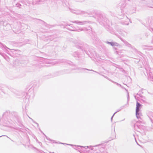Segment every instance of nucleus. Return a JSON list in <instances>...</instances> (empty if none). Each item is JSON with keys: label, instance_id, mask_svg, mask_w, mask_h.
Listing matches in <instances>:
<instances>
[{"label": "nucleus", "instance_id": "f257e3e1", "mask_svg": "<svg viewBox=\"0 0 153 153\" xmlns=\"http://www.w3.org/2000/svg\"><path fill=\"white\" fill-rule=\"evenodd\" d=\"M134 129L140 133L143 136L145 134L146 131L145 127L137 123L134 125Z\"/></svg>", "mask_w": 153, "mask_h": 153}, {"label": "nucleus", "instance_id": "f03ea898", "mask_svg": "<svg viewBox=\"0 0 153 153\" xmlns=\"http://www.w3.org/2000/svg\"><path fill=\"white\" fill-rule=\"evenodd\" d=\"M10 114V113L8 111L5 112L1 118L0 121L4 126H7L10 123L9 121L8 120V116Z\"/></svg>", "mask_w": 153, "mask_h": 153}, {"label": "nucleus", "instance_id": "7ed1b4c3", "mask_svg": "<svg viewBox=\"0 0 153 153\" xmlns=\"http://www.w3.org/2000/svg\"><path fill=\"white\" fill-rule=\"evenodd\" d=\"M141 107V104L137 101L136 108V115L137 118H140V116H142V113L140 110Z\"/></svg>", "mask_w": 153, "mask_h": 153}, {"label": "nucleus", "instance_id": "20e7f679", "mask_svg": "<svg viewBox=\"0 0 153 153\" xmlns=\"http://www.w3.org/2000/svg\"><path fill=\"white\" fill-rule=\"evenodd\" d=\"M65 25V27H67L68 26H69L70 27H67V28L68 30H71V31L80 32V31H82L84 30V29H83L82 28H79L78 29H76V28H74L71 26L70 25Z\"/></svg>", "mask_w": 153, "mask_h": 153}, {"label": "nucleus", "instance_id": "39448f33", "mask_svg": "<svg viewBox=\"0 0 153 153\" xmlns=\"http://www.w3.org/2000/svg\"><path fill=\"white\" fill-rule=\"evenodd\" d=\"M73 22L74 23L77 24L79 25H83L89 23L90 22L88 21H75Z\"/></svg>", "mask_w": 153, "mask_h": 153}, {"label": "nucleus", "instance_id": "423d86ee", "mask_svg": "<svg viewBox=\"0 0 153 153\" xmlns=\"http://www.w3.org/2000/svg\"><path fill=\"white\" fill-rule=\"evenodd\" d=\"M143 93V90H142L139 91V92L137 93V95L142 98L141 99V101L145 103L146 102V101L144 100L145 99L144 97L142 95Z\"/></svg>", "mask_w": 153, "mask_h": 153}, {"label": "nucleus", "instance_id": "0eeeda50", "mask_svg": "<svg viewBox=\"0 0 153 153\" xmlns=\"http://www.w3.org/2000/svg\"><path fill=\"white\" fill-rule=\"evenodd\" d=\"M125 21L124 20H122L121 21V23L123 25H128L130 21L129 19H128L126 16L125 17Z\"/></svg>", "mask_w": 153, "mask_h": 153}, {"label": "nucleus", "instance_id": "6e6552de", "mask_svg": "<svg viewBox=\"0 0 153 153\" xmlns=\"http://www.w3.org/2000/svg\"><path fill=\"white\" fill-rule=\"evenodd\" d=\"M70 10L72 13L78 15L82 14L83 13H85L84 11H82L80 10H74L71 9H70Z\"/></svg>", "mask_w": 153, "mask_h": 153}, {"label": "nucleus", "instance_id": "1a4fd4ad", "mask_svg": "<svg viewBox=\"0 0 153 153\" xmlns=\"http://www.w3.org/2000/svg\"><path fill=\"white\" fill-rule=\"evenodd\" d=\"M73 56L75 57H77L78 58L81 57L83 56V53H82H82H80L78 52H74L73 54Z\"/></svg>", "mask_w": 153, "mask_h": 153}, {"label": "nucleus", "instance_id": "9d476101", "mask_svg": "<svg viewBox=\"0 0 153 153\" xmlns=\"http://www.w3.org/2000/svg\"><path fill=\"white\" fill-rule=\"evenodd\" d=\"M147 115L152 123H153V112H149L147 114Z\"/></svg>", "mask_w": 153, "mask_h": 153}, {"label": "nucleus", "instance_id": "9b49d317", "mask_svg": "<svg viewBox=\"0 0 153 153\" xmlns=\"http://www.w3.org/2000/svg\"><path fill=\"white\" fill-rule=\"evenodd\" d=\"M105 42L106 43L109 44L112 46H118L119 44L116 42H110L108 41H106Z\"/></svg>", "mask_w": 153, "mask_h": 153}, {"label": "nucleus", "instance_id": "f8f14e48", "mask_svg": "<svg viewBox=\"0 0 153 153\" xmlns=\"http://www.w3.org/2000/svg\"><path fill=\"white\" fill-rule=\"evenodd\" d=\"M63 62H66L68 64L70 65H71L72 64V62H71L69 61H66L65 59H62L60 60L59 61V63H61Z\"/></svg>", "mask_w": 153, "mask_h": 153}, {"label": "nucleus", "instance_id": "ddd939ff", "mask_svg": "<svg viewBox=\"0 0 153 153\" xmlns=\"http://www.w3.org/2000/svg\"><path fill=\"white\" fill-rule=\"evenodd\" d=\"M121 40L125 44V45L129 47H131V45L129 44L125 40H124L122 38H120Z\"/></svg>", "mask_w": 153, "mask_h": 153}, {"label": "nucleus", "instance_id": "4468645a", "mask_svg": "<svg viewBox=\"0 0 153 153\" xmlns=\"http://www.w3.org/2000/svg\"><path fill=\"white\" fill-rule=\"evenodd\" d=\"M43 134L46 137V139H47V140H49V141H53V143H57V142H56L55 140H52L51 139H50V138H49L48 137H47L45 135V134L43 133ZM59 144H67V145H70V144H65V143H61V142H59Z\"/></svg>", "mask_w": 153, "mask_h": 153}, {"label": "nucleus", "instance_id": "2eb2a0df", "mask_svg": "<svg viewBox=\"0 0 153 153\" xmlns=\"http://www.w3.org/2000/svg\"><path fill=\"white\" fill-rule=\"evenodd\" d=\"M39 4H44L46 3L48 6V0H39Z\"/></svg>", "mask_w": 153, "mask_h": 153}, {"label": "nucleus", "instance_id": "dca6fc26", "mask_svg": "<svg viewBox=\"0 0 153 153\" xmlns=\"http://www.w3.org/2000/svg\"><path fill=\"white\" fill-rule=\"evenodd\" d=\"M74 69L75 70H76V69H77V70H88V71H93L95 73H98L96 71H94L92 70H89V69H86V68H74Z\"/></svg>", "mask_w": 153, "mask_h": 153}, {"label": "nucleus", "instance_id": "f3484780", "mask_svg": "<svg viewBox=\"0 0 153 153\" xmlns=\"http://www.w3.org/2000/svg\"><path fill=\"white\" fill-rule=\"evenodd\" d=\"M124 106H121L120 107V109L118 110L117 111H116L114 113V114H113V116H112V117H111V121H112V120L113 117L115 115V114H116L117 112H119V111H120L121 109H122L123 108H124Z\"/></svg>", "mask_w": 153, "mask_h": 153}, {"label": "nucleus", "instance_id": "a211bd4d", "mask_svg": "<svg viewBox=\"0 0 153 153\" xmlns=\"http://www.w3.org/2000/svg\"><path fill=\"white\" fill-rule=\"evenodd\" d=\"M7 88H4L2 86H0V90H1L2 92H3L4 94H6V92L5 91V90L7 89Z\"/></svg>", "mask_w": 153, "mask_h": 153}, {"label": "nucleus", "instance_id": "6ab92c4d", "mask_svg": "<svg viewBox=\"0 0 153 153\" xmlns=\"http://www.w3.org/2000/svg\"><path fill=\"white\" fill-rule=\"evenodd\" d=\"M74 146H75L76 147H78V149H80V148H80L81 149H82V148H85L86 149H87V148H88V147H89L88 146H76V145H74Z\"/></svg>", "mask_w": 153, "mask_h": 153}, {"label": "nucleus", "instance_id": "aec40b11", "mask_svg": "<svg viewBox=\"0 0 153 153\" xmlns=\"http://www.w3.org/2000/svg\"><path fill=\"white\" fill-rule=\"evenodd\" d=\"M8 89H9V90H10L11 91L13 92L15 94H16V92L17 91L15 89L11 87H9Z\"/></svg>", "mask_w": 153, "mask_h": 153}, {"label": "nucleus", "instance_id": "412c9836", "mask_svg": "<svg viewBox=\"0 0 153 153\" xmlns=\"http://www.w3.org/2000/svg\"><path fill=\"white\" fill-rule=\"evenodd\" d=\"M145 69L147 71H149V73H151V72L150 71L151 70V68L149 67H146L145 68Z\"/></svg>", "mask_w": 153, "mask_h": 153}, {"label": "nucleus", "instance_id": "4be33fe9", "mask_svg": "<svg viewBox=\"0 0 153 153\" xmlns=\"http://www.w3.org/2000/svg\"><path fill=\"white\" fill-rule=\"evenodd\" d=\"M39 0H35L34 1L33 0V4H39Z\"/></svg>", "mask_w": 153, "mask_h": 153}, {"label": "nucleus", "instance_id": "5701e85b", "mask_svg": "<svg viewBox=\"0 0 153 153\" xmlns=\"http://www.w3.org/2000/svg\"><path fill=\"white\" fill-rule=\"evenodd\" d=\"M2 49H4L6 50V49H9L5 45H2Z\"/></svg>", "mask_w": 153, "mask_h": 153}, {"label": "nucleus", "instance_id": "b1692460", "mask_svg": "<svg viewBox=\"0 0 153 153\" xmlns=\"http://www.w3.org/2000/svg\"><path fill=\"white\" fill-rule=\"evenodd\" d=\"M29 117V118L30 119H31V120H32V121H33L34 123H36V124H37V126H39V124H38L37 123H36V122H35L34 121V120H33V119H32L31 118H30V117Z\"/></svg>", "mask_w": 153, "mask_h": 153}, {"label": "nucleus", "instance_id": "393cba45", "mask_svg": "<svg viewBox=\"0 0 153 153\" xmlns=\"http://www.w3.org/2000/svg\"><path fill=\"white\" fill-rule=\"evenodd\" d=\"M112 82L113 83H115L117 85H119V86H120V87H121V85L120 84H119V83H118L117 82H115L113 81H112Z\"/></svg>", "mask_w": 153, "mask_h": 153}, {"label": "nucleus", "instance_id": "a878e982", "mask_svg": "<svg viewBox=\"0 0 153 153\" xmlns=\"http://www.w3.org/2000/svg\"><path fill=\"white\" fill-rule=\"evenodd\" d=\"M16 6L17 7H19L20 8H21L20 6H22V5L20 4H19V3L16 4Z\"/></svg>", "mask_w": 153, "mask_h": 153}, {"label": "nucleus", "instance_id": "bb28decb", "mask_svg": "<svg viewBox=\"0 0 153 153\" xmlns=\"http://www.w3.org/2000/svg\"><path fill=\"white\" fill-rule=\"evenodd\" d=\"M104 77L105 78H106L107 79H108L109 80L111 81L112 82V80L111 79H110L108 77H107L106 76H104Z\"/></svg>", "mask_w": 153, "mask_h": 153}, {"label": "nucleus", "instance_id": "cd10ccee", "mask_svg": "<svg viewBox=\"0 0 153 153\" xmlns=\"http://www.w3.org/2000/svg\"><path fill=\"white\" fill-rule=\"evenodd\" d=\"M0 54L2 56L4 57L5 56V54L2 53L0 52Z\"/></svg>", "mask_w": 153, "mask_h": 153}, {"label": "nucleus", "instance_id": "c85d7f7f", "mask_svg": "<svg viewBox=\"0 0 153 153\" xmlns=\"http://www.w3.org/2000/svg\"><path fill=\"white\" fill-rule=\"evenodd\" d=\"M142 1L143 3H144L145 4H147V2L145 1V0H142Z\"/></svg>", "mask_w": 153, "mask_h": 153}, {"label": "nucleus", "instance_id": "c756f323", "mask_svg": "<svg viewBox=\"0 0 153 153\" xmlns=\"http://www.w3.org/2000/svg\"><path fill=\"white\" fill-rule=\"evenodd\" d=\"M133 135V136H134V139H135V141H136V142L137 143V144H138V143H137V140H136V137H135V135L134 134Z\"/></svg>", "mask_w": 153, "mask_h": 153}, {"label": "nucleus", "instance_id": "7c9ffc66", "mask_svg": "<svg viewBox=\"0 0 153 153\" xmlns=\"http://www.w3.org/2000/svg\"><path fill=\"white\" fill-rule=\"evenodd\" d=\"M152 44H153V37H152ZM152 47H153V45H152Z\"/></svg>", "mask_w": 153, "mask_h": 153}, {"label": "nucleus", "instance_id": "2f4dec72", "mask_svg": "<svg viewBox=\"0 0 153 153\" xmlns=\"http://www.w3.org/2000/svg\"><path fill=\"white\" fill-rule=\"evenodd\" d=\"M100 146V144H99L98 145H95V146H94V147H96V146Z\"/></svg>", "mask_w": 153, "mask_h": 153}, {"label": "nucleus", "instance_id": "473e14b6", "mask_svg": "<svg viewBox=\"0 0 153 153\" xmlns=\"http://www.w3.org/2000/svg\"><path fill=\"white\" fill-rule=\"evenodd\" d=\"M72 72H71L70 71V72H66V73H72Z\"/></svg>", "mask_w": 153, "mask_h": 153}, {"label": "nucleus", "instance_id": "72a5a7b5", "mask_svg": "<svg viewBox=\"0 0 153 153\" xmlns=\"http://www.w3.org/2000/svg\"><path fill=\"white\" fill-rule=\"evenodd\" d=\"M100 18H98V20H99V21H100Z\"/></svg>", "mask_w": 153, "mask_h": 153}, {"label": "nucleus", "instance_id": "f704fd0d", "mask_svg": "<svg viewBox=\"0 0 153 153\" xmlns=\"http://www.w3.org/2000/svg\"><path fill=\"white\" fill-rule=\"evenodd\" d=\"M93 147H91V150H93Z\"/></svg>", "mask_w": 153, "mask_h": 153}, {"label": "nucleus", "instance_id": "c9c22d12", "mask_svg": "<svg viewBox=\"0 0 153 153\" xmlns=\"http://www.w3.org/2000/svg\"><path fill=\"white\" fill-rule=\"evenodd\" d=\"M151 29L152 30V31H153V29L151 28Z\"/></svg>", "mask_w": 153, "mask_h": 153}, {"label": "nucleus", "instance_id": "e433bc0d", "mask_svg": "<svg viewBox=\"0 0 153 153\" xmlns=\"http://www.w3.org/2000/svg\"><path fill=\"white\" fill-rule=\"evenodd\" d=\"M136 96H134V97H135V98H136Z\"/></svg>", "mask_w": 153, "mask_h": 153}, {"label": "nucleus", "instance_id": "4c0bfd02", "mask_svg": "<svg viewBox=\"0 0 153 153\" xmlns=\"http://www.w3.org/2000/svg\"><path fill=\"white\" fill-rule=\"evenodd\" d=\"M3 136V135H2L1 136H0V137H1Z\"/></svg>", "mask_w": 153, "mask_h": 153}, {"label": "nucleus", "instance_id": "58836bf2", "mask_svg": "<svg viewBox=\"0 0 153 153\" xmlns=\"http://www.w3.org/2000/svg\"><path fill=\"white\" fill-rule=\"evenodd\" d=\"M120 33V34H122V33Z\"/></svg>", "mask_w": 153, "mask_h": 153}, {"label": "nucleus", "instance_id": "ea45409f", "mask_svg": "<svg viewBox=\"0 0 153 153\" xmlns=\"http://www.w3.org/2000/svg\"><path fill=\"white\" fill-rule=\"evenodd\" d=\"M124 120V119L123 120ZM122 121H123V120H122ZM121 121H122V120H121Z\"/></svg>", "mask_w": 153, "mask_h": 153}, {"label": "nucleus", "instance_id": "a19ab883", "mask_svg": "<svg viewBox=\"0 0 153 153\" xmlns=\"http://www.w3.org/2000/svg\"><path fill=\"white\" fill-rule=\"evenodd\" d=\"M152 8H153V7H152Z\"/></svg>", "mask_w": 153, "mask_h": 153}]
</instances>
